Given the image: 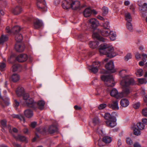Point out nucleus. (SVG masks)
<instances>
[{"label": "nucleus", "mask_w": 147, "mask_h": 147, "mask_svg": "<svg viewBox=\"0 0 147 147\" xmlns=\"http://www.w3.org/2000/svg\"><path fill=\"white\" fill-rule=\"evenodd\" d=\"M135 82L133 78H127V80H121L120 84L122 87V91L120 92L121 98L127 97L131 92L130 85H133Z\"/></svg>", "instance_id": "obj_1"}, {"label": "nucleus", "mask_w": 147, "mask_h": 147, "mask_svg": "<svg viewBox=\"0 0 147 147\" xmlns=\"http://www.w3.org/2000/svg\"><path fill=\"white\" fill-rule=\"evenodd\" d=\"M99 51L100 55H105L110 58L113 57L117 55L114 47L112 46H110L105 43L100 45Z\"/></svg>", "instance_id": "obj_2"}, {"label": "nucleus", "mask_w": 147, "mask_h": 147, "mask_svg": "<svg viewBox=\"0 0 147 147\" xmlns=\"http://www.w3.org/2000/svg\"><path fill=\"white\" fill-rule=\"evenodd\" d=\"M92 37L99 40L100 41L105 42L107 41L105 38L100 36L99 33L103 36H107L109 35L110 30L108 28H92Z\"/></svg>", "instance_id": "obj_3"}, {"label": "nucleus", "mask_w": 147, "mask_h": 147, "mask_svg": "<svg viewBox=\"0 0 147 147\" xmlns=\"http://www.w3.org/2000/svg\"><path fill=\"white\" fill-rule=\"evenodd\" d=\"M20 104L24 106L35 109L36 108V104L35 102L33 99L30 97L28 93H26L23 95V100L20 102Z\"/></svg>", "instance_id": "obj_4"}, {"label": "nucleus", "mask_w": 147, "mask_h": 147, "mask_svg": "<svg viewBox=\"0 0 147 147\" xmlns=\"http://www.w3.org/2000/svg\"><path fill=\"white\" fill-rule=\"evenodd\" d=\"M16 28H6V31L8 33L11 34L13 33L16 34L15 39L17 42H20L22 41L23 39V36L19 32L21 28H19L18 30H16Z\"/></svg>", "instance_id": "obj_5"}, {"label": "nucleus", "mask_w": 147, "mask_h": 147, "mask_svg": "<svg viewBox=\"0 0 147 147\" xmlns=\"http://www.w3.org/2000/svg\"><path fill=\"white\" fill-rule=\"evenodd\" d=\"M100 78L101 80L104 82L106 86L113 87L115 85L114 79L112 75H104L101 76Z\"/></svg>", "instance_id": "obj_6"}, {"label": "nucleus", "mask_w": 147, "mask_h": 147, "mask_svg": "<svg viewBox=\"0 0 147 147\" xmlns=\"http://www.w3.org/2000/svg\"><path fill=\"white\" fill-rule=\"evenodd\" d=\"M111 115L112 121H107V125L108 127H113L116 125V121L117 120L116 117L117 116V115L116 112H112Z\"/></svg>", "instance_id": "obj_7"}, {"label": "nucleus", "mask_w": 147, "mask_h": 147, "mask_svg": "<svg viewBox=\"0 0 147 147\" xmlns=\"http://www.w3.org/2000/svg\"><path fill=\"white\" fill-rule=\"evenodd\" d=\"M36 4L39 9L43 11H47V7L44 0H37Z\"/></svg>", "instance_id": "obj_8"}, {"label": "nucleus", "mask_w": 147, "mask_h": 147, "mask_svg": "<svg viewBox=\"0 0 147 147\" xmlns=\"http://www.w3.org/2000/svg\"><path fill=\"white\" fill-rule=\"evenodd\" d=\"M100 66V63L99 61H96L93 63L92 65L89 67V69L93 73H95L97 72Z\"/></svg>", "instance_id": "obj_9"}, {"label": "nucleus", "mask_w": 147, "mask_h": 147, "mask_svg": "<svg viewBox=\"0 0 147 147\" xmlns=\"http://www.w3.org/2000/svg\"><path fill=\"white\" fill-rule=\"evenodd\" d=\"M138 5L139 6V9L142 13L146 12L147 11V3L143 2L141 0L138 1Z\"/></svg>", "instance_id": "obj_10"}, {"label": "nucleus", "mask_w": 147, "mask_h": 147, "mask_svg": "<svg viewBox=\"0 0 147 147\" xmlns=\"http://www.w3.org/2000/svg\"><path fill=\"white\" fill-rule=\"evenodd\" d=\"M105 67L110 72L114 73L115 71L114 69V63L112 61H111L107 63L105 65Z\"/></svg>", "instance_id": "obj_11"}, {"label": "nucleus", "mask_w": 147, "mask_h": 147, "mask_svg": "<svg viewBox=\"0 0 147 147\" xmlns=\"http://www.w3.org/2000/svg\"><path fill=\"white\" fill-rule=\"evenodd\" d=\"M88 23L92 28H96L99 25L98 21L96 19L92 18L88 21Z\"/></svg>", "instance_id": "obj_12"}, {"label": "nucleus", "mask_w": 147, "mask_h": 147, "mask_svg": "<svg viewBox=\"0 0 147 147\" xmlns=\"http://www.w3.org/2000/svg\"><path fill=\"white\" fill-rule=\"evenodd\" d=\"M72 0H64L62 2V6L64 9H68L71 8Z\"/></svg>", "instance_id": "obj_13"}, {"label": "nucleus", "mask_w": 147, "mask_h": 147, "mask_svg": "<svg viewBox=\"0 0 147 147\" xmlns=\"http://www.w3.org/2000/svg\"><path fill=\"white\" fill-rule=\"evenodd\" d=\"M126 73L127 70L126 69H122L119 71V75L121 77L123 78V80H127V78H132L126 75Z\"/></svg>", "instance_id": "obj_14"}, {"label": "nucleus", "mask_w": 147, "mask_h": 147, "mask_svg": "<svg viewBox=\"0 0 147 147\" xmlns=\"http://www.w3.org/2000/svg\"><path fill=\"white\" fill-rule=\"evenodd\" d=\"M108 106L109 107L114 110H118L119 109L117 100L112 101L111 103L108 104Z\"/></svg>", "instance_id": "obj_15"}, {"label": "nucleus", "mask_w": 147, "mask_h": 147, "mask_svg": "<svg viewBox=\"0 0 147 147\" xmlns=\"http://www.w3.org/2000/svg\"><path fill=\"white\" fill-rule=\"evenodd\" d=\"M120 93H118L117 90L115 88H113L110 92V95L112 96L117 98H121Z\"/></svg>", "instance_id": "obj_16"}, {"label": "nucleus", "mask_w": 147, "mask_h": 147, "mask_svg": "<svg viewBox=\"0 0 147 147\" xmlns=\"http://www.w3.org/2000/svg\"><path fill=\"white\" fill-rule=\"evenodd\" d=\"M28 58V56L26 54H21L17 57L16 59L19 62H23L26 61Z\"/></svg>", "instance_id": "obj_17"}, {"label": "nucleus", "mask_w": 147, "mask_h": 147, "mask_svg": "<svg viewBox=\"0 0 147 147\" xmlns=\"http://www.w3.org/2000/svg\"><path fill=\"white\" fill-rule=\"evenodd\" d=\"M16 50L18 52H22L24 50L25 46L23 44H20L19 43L16 44L15 46Z\"/></svg>", "instance_id": "obj_18"}, {"label": "nucleus", "mask_w": 147, "mask_h": 147, "mask_svg": "<svg viewBox=\"0 0 147 147\" xmlns=\"http://www.w3.org/2000/svg\"><path fill=\"white\" fill-rule=\"evenodd\" d=\"M80 2L77 1H72V2L71 4V8L73 9L76 10L80 8Z\"/></svg>", "instance_id": "obj_19"}, {"label": "nucleus", "mask_w": 147, "mask_h": 147, "mask_svg": "<svg viewBox=\"0 0 147 147\" xmlns=\"http://www.w3.org/2000/svg\"><path fill=\"white\" fill-rule=\"evenodd\" d=\"M120 104L122 107H126L129 105V102L127 99L123 98L120 100Z\"/></svg>", "instance_id": "obj_20"}, {"label": "nucleus", "mask_w": 147, "mask_h": 147, "mask_svg": "<svg viewBox=\"0 0 147 147\" xmlns=\"http://www.w3.org/2000/svg\"><path fill=\"white\" fill-rule=\"evenodd\" d=\"M98 40L97 39V40L95 41H90L89 44V47L92 49L96 48L99 44V43Z\"/></svg>", "instance_id": "obj_21"}, {"label": "nucleus", "mask_w": 147, "mask_h": 147, "mask_svg": "<svg viewBox=\"0 0 147 147\" xmlns=\"http://www.w3.org/2000/svg\"><path fill=\"white\" fill-rule=\"evenodd\" d=\"M92 14V9L90 8H86L83 11L84 16L88 18L91 16Z\"/></svg>", "instance_id": "obj_22"}, {"label": "nucleus", "mask_w": 147, "mask_h": 147, "mask_svg": "<svg viewBox=\"0 0 147 147\" xmlns=\"http://www.w3.org/2000/svg\"><path fill=\"white\" fill-rule=\"evenodd\" d=\"M57 128L56 126L52 125L49 127L48 131L49 133L51 134L57 131Z\"/></svg>", "instance_id": "obj_23"}, {"label": "nucleus", "mask_w": 147, "mask_h": 147, "mask_svg": "<svg viewBox=\"0 0 147 147\" xmlns=\"http://www.w3.org/2000/svg\"><path fill=\"white\" fill-rule=\"evenodd\" d=\"M11 79L13 82H16L19 80L20 76L17 74H14L11 76Z\"/></svg>", "instance_id": "obj_24"}, {"label": "nucleus", "mask_w": 147, "mask_h": 147, "mask_svg": "<svg viewBox=\"0 0 147 147\" xmlns=\"http://www.w3.org/2000/svg\"><path fill=\"white\" fill-rule=\"evenodd\" d=\"M24 114L25 116L28 118L32 117L33 115V112L29 109H27L24 111Z\"/></svg>", "instance_id": "obj_25"}, {"label": "nucleus", "mask_w": 147, "mask_h": 147, "mask_svg": "<svg viewBox=\"0 0 147 147\" xmlns=\"http://www.w3.org/2000/svg\"><path fill=\"white\" fill-rule=\"evenodd\" d=\"M109 38L111 40H114L116 39L117 35L116 32L110 30L109 32Z\"/></svg>", "instance_id": "obj_26"}, {"label": "nucleus", "mask_w": 147, "mask_h": 147, "mask_svg": "<svg viewBox=\"0 0 147 147\" xmlns=\"http://www.w3.org/2000/svg\"><path fill=\"white\" fill-rule=\"evenodd\" d=\"M24 92V88L22 87L19 86L16 91V93L18 96H20L23 94Z\"/></svg>", "instance_id": "obj_27"}, {"label": "nucleus", "mask_w": 147, "mask_h": 147, "mask_svg": "<svg viewBox=\"0 0 147 147\" xmlns=\"http://www.w3.org/2000/svg\"><path fill=\"white\" fill-rule=\"evenodd\" d=\"M8 39V38L7 35L2 34L0 37V45H3Z\"/></svg>", "instance_id": "obj_28"}, {"label": "nucleus", "mask_w": 147, "mask_h": 147, "mask_svg": "<svg viewBox=\"0 0 147 147\" xmlns=\"http://www.w3.org/2000/svg\"><path fill=\"white\" fill-rule=\"evenodd\" d=\"M0 98L3 99L4 102L6 106H8L9 104V98L6 96L2 97L1 96V92L0 91Z\"/></svg>", "instance_id": "obj_29"}, {"label": "nucleus", "mask_w": 147, "mask_h": 147, "mask_svg": "<svg viewBox=\"0 0 147 147\" xmlns=\"http://www.w3.org/2000/svg\"><path fill=\"white\" fill-rule=\"evenodd\" d=\"M22 11V9L20 6H17L13 9V12L14 14L17 15L20 14Z\"/></svg>", "instance_id": "obj_30"}, {"label": "nucleus", "mask_w": 147, "mask_h": 147, "mask_svg": "<svg viewBox=\"0 0 147 147\" xmlns=\"http://www.w3.org/2000/svg\"><path fill=\"white\" fill-rule=\"evenodd\" d=\"M14 137L17 140L20 141H26V138L24 136H22L19 135L17 136H14Z\"/></svg>", "instance_id": "obj_31"}, {"label": "nucleus", "mask_w": 147, "mask_h": 147, "mask_svg": "<svg viewBox=\"0 0 147 147\" xmlns=\"http://www.w3.org/2000/svg\"><path fill=\"white\" fill-rule=\"evenodd\" d=\"M34 25L35 27H42L43 24L41 20L36 19L34 22Z\"/></svg>", "instance_id": "obj_32"}, {"label": "nucleus", "mask_w": 147, "mask_h": 147, "mask_svg": "<svg viewBox=\"0 0 147 147\" xmlns=\"http://www.w3.org/2000/svg\"><path fill=\"white\" fill-rule=\"evenodd\" d=\"M12 117L13 118H16L19 119L21 121H22L23 123L25 122V119L24 117L22 115L13 114L12 115Z\"/></svg>", "instance_id": "obj_33"}, {"label": "nucleus", "mask_w": 147, "mask_h": 147, "mask_svg": "<svg viewBox=\"0 0 147 147\" xmlns=\"http://www.w3.org/2000/svg\"><path fill=\"white\" fill-rule=\"evenodd\" d=\"M45 103V102L43 100L39 101L37 104V107L39 109L42 110L44 108Z\"/></svg>", "instance_id": "obj_34"}, {"label": "nucleus", "mask_w": 147, "mask_h": 147, "mask_svg": "<svg viewBox=\"0 0 147 147\" xmlns=\"http://www.w3.org/2000/svg\"><path fill=\"white\" fill-rule=\"evenodd\" d=\"M104 118L106 120V124H107V121H112V119H111V115L109 113H106L105 114Z\"/></svg>", "instance_id": "obj_35"}, {"label": "nucleus", "mask_w": 147, "mask_h": 147, "mask_svg": "<svg viewBox=\"0 0 147 147\" xmlns=\"http://www.w3.org/2000/svg\"><path fill=\"white\" fill-rule=\"evenodd\" d=\"M103 141L106 143H109L111 141V138L108 136H104L102 138Z\"/></svg>", "instance_id": "obj_36"}, {"label": "nucleus", "mask_w": 147, "mask_h": 147, "mask_svg": "<svg viewBox=\"0 0 147 147\" xmlns=\"http://www.w3.org/2000/svg\"><path fill=\"white\" fill-rule=\"evenodd\" d=\"M21 68V66L18 64L13 65L12 67V71L13 72L17 71L19 69Z\"/></svg>", "instance_id": "obj_37"}, {"label": "nucleus", "mask_w": 147, "mask_h": 147, "mask_svg": "<svg viewBox=\"0 0 147 147\" xmlns=\"http://www.w3.org/2000/svg\"><path fill=\"white\" fill-rule=\"evenodd\" d=\"M1 123L3 127H5V128H8L9 129V130L10 132V130H11L10 126V125H8V126H7L6 125V121L5 120H2L1 122Z\"/></svg>", "instance_id": "obj_38"}, {"label": "nucleus", "mask_w": 147, "mask_h": 147, "mask_svg": "<svg viewBox=\"0 0 147 147\" xmlns=\"http://www.w3.org/2000/svg\"><path fill=\"white\" fill-rule=\"evenodd\" d=\"M102 15L103 16H105L108 13V8L105 6H104L102 7Z\"/></svg>", "instance_id": "obj_39"}, {"label": "nucleus", "mask_w": 147, "mask_h": 147, "mask_svg": "<svg viewBox=\"0 0 147 147\" xmlns=\"http://www.w3.org/2000/svg\"><path fill=\"white\" fill-rule=\"evenodd\" d=\"M125 17L126 20L127 22L131 21V17L129 13L127 12L125 14Z\"/></svg>", "instance_id": "obj_40"}, {"label": "nucleus", "mask_w": 147, "mask_h": 147, "mask_svg": "<svg viewBox=\"0 0 147 147\" xmlns=\"http://www.w3.org/2000/svg\"><path fill=\"white\" fill-rule=\"evenodd\" d=\"M136 75L137 77H141L142 76L144 72L143 70L142 69H138L137 72L136 73Z\"/></svg>", "instance_id": "obj_41"}, {"label": "nucleus", "mask_w": 147, "mask_h": 147, "mask_svg": "<svg viewBox=\"0 0 147 147\" xmlns=\"http://www.w3.org/2000/svg\"><path fill=\"white\" fill-rule=\"evenodd\" d=\"M36 130L38 133H40L42 135H44L46 131V130L45 128H39L38 129H37Z\"/></svg>", "instance_id": "obj_42"}, {"label": "nucleus", "mask_w": 147, "mask_h": 147, "mask_svg": "<svg viewBox=\"0 0 147 147\" xmlns=\"http://www.w3.org/2000/svg\"><path fill=\"white\" fill-rule=\"evenodd\" d=\"M137 126L138 128L140 130H142L144 128L145 126L143 123L141 122L138 123Z\"/></svg>", "instance_id": "obj_43"}, {"label": "nucleus", "mask_w": 147, "mask_h": 147, "mask_svg": "<svg viewBox=\"0 0 147 147\" xmlns=\"http://www.w3.org/2000/svg\"><path fill=\"white\" fill-rule=\"evenodd\" d=\"M99 122V119L98 117H96L93 119L92 123L94 125H95L98 124Z\"/></svg>", "instance_id": "obj_44"}, {"label": "nucleus", "mask_w": 147, "mask_h": 147, "mask_svg": "<svg viewBox=\"0 0 147 147\" xmlns=\"http://www.w3.org/2000/svg\"><path fill=\"white\" fill-rule=\"evenodd\" d=\"M138 82L141 84H146L147 81L145 78H139L138 79Z\"/></svg>", "instance_id": "obj_45"}, {"label": "nucleus", "mask_w": 147, "mask_h": 147, "mask_svg": "<svg viewBox=\"0 0 147 147\" xmlns=\"http://www.w3.org/2000/svg\"><path fill=\"white\" fill-rule=\"evenodd\" d=\"M132 57V55L130 53H128L124 57L125 60L128 61L129 59H131Z\"/></svg>", "instance_id": "obj_46"}, {"label": "nucleus", "mask_w": 147, "mask_h": 147, "mask_svg": "<svg viewBox=\"0 0 147 147\" xmlns=\"http://www.w3.org/2000/svg\"><path fill=\"white\" fill-rule=\"evenodd\" d=\"M96 131L98 134L101 135V136H103L104 135L103 131L102 130L101 128H99L96 130Z\"/></svg>", "instance_id": "obj_47"}, {"label": "nucleus", "mask_w": 147, "mask_h": 147, "mask_svg": "<svg viewBox=\"0 0 147 147\" xmlns=\"http://www.w3.org/2000/svg\"><path fill=\"white\" fill-rule=\"evenodd\" d=\"M134 134L138 136L140 134V130L137 129L136 128H135L134 129Z\"/></svg>", "instance_id": "obj_48"}, {"label": "nucleus", "mask_w": 147, "mask_h": 147, "mask_svg": "<svg viewBox=\"0 0 147 147\" xmlns=\"http://www.w3.org/2000/svg\"><path fill=\"white\" fill-rule=\"evenodd\" d=\"M6 67L5 64L4 63H1L0 67V69L2 71H3L4 70V69Z\"/></svg>", "instance_id": "obj_49"}, {"label": "nucleus", "mask_w": 147, "mask_h": 147, "mask_svg": "<svg viewBox=\"0 0 147 147\" xmlns=\"http://www.w3.org/2000/svg\"><path fill=\"white\" fill-rule=\"evenodd\" d=\"M127 143L131 145L133 143V141L130 138L127 137L126 138Z\"/></svg>", "instance_id": "obj_50"}, {"label": "nucleus", "mask_w": 147, "mask_h": 147, "mask_svg": "<svg viewBox=\"0 0 147 147\" xmlns=\"http://www.w3.org/2000/svg\"><path fill=\"white\" fill-rule=\"evenodd\" d=\"M107 107V105L105 104H102L99 105L98 107L99 109H102Z\"/></svg>", "instance_id": "obj_51"}, {"label": "nucleus", "mask_w": 147, "mask_h": 147, "mask_svg": "<svg viewBox=\"0 0 147 147\" xmlns=\"http://www.w3.org/2000/svg\"><path fill=\"white\" fill-rule=\"evenodd\" d=\"M142 114L144 116L147 117V108H144L142 110Z\"/></svg>", "instance_id": "obj_52"}, {"label": "nucleus", "mask_w": 147, "mask_h": 147, "mask_svg": "<svg viewBox=\"0 0 147 147\" xmlns=\"http://www.w3.org/2000/svg\"><path fill=\"white\" fill-rule=\"evenodd\" d=\"M140 105V103L138 102L134 103L133 105V106L134 108L135 109H137L139 108Z\"/></svg>", "instance_id": "obj_53"}, {"label": "nucleus", "mask_w": 147, "mask_h": 147, "mask_svg": "<svg viewBox=\"0 0 147 147\" xmlns=\"http://www.w3.org/2000/svg\"><path fill=\"white\" fill-rule=\"evenodd\" d=\"M104 28H107L110 27V24L109 22H106L103 24Z\"/></svg>", "instance_id": "obj_54"}, {"label": "nucleus", "mask_w": 147, "mask_h": 147, "mask_svg": "<svg viewBox=\"0 0 147 147\" xmlns=\"http://www.w3.org/2000/svg\"><path fill=\"white\" fill-rule=\"evenodd\" d=\"M146 54L144 53H143L142 54V56L143 57L142 58V60L144 62H145L146 61Z\"/></svg>", "instance_id": "obj_55"}, {"label": "nucleus", "mask_w": 147, "mask_h": 147, "mask_svg": "<svg viewBox=\"0 0 147 147\" xmlns=\"http://www.w3.org/2000/svg\"><path fill=\"white\" fill-rule=\"evenodd\" d=\"M135 57L137 59L139 60V59L141 58L140 54L138 52L136 53H135Z\"/></svg>", "instance_id": "obj_56"}, {"label": "nucleus", "mask_w": 147, "mask_h": 147, "mask_svg": "<svg viewBox=\"0 0 147 147\" xmlns=\"http://www.w3.org/2000/svg\"><path fill=\"white\" fill-rule=\"evenodd\" d=\"M131 21L127 22V23L126 24V26L127 28H131L132 27V25Z\"/></svg>", "instance_id": "obj_57"}, {"label": "nucleus", "mask_w": 147, "mask_h": 147, "mask_svg": "<svg viewBox=\"0 0 147 147\" xmlns=\"http://www.w3.org/2000/svg\"><path fill=\"white\" fill-rule=\"evenodd\" d=\"M78 38H80L81 39V40L82 41H83V39H85V37L84 35L82 34L80 35L79 36Z\"/></svg>", "instance_id": "obj_58"}, {"label": "nucleus", "mask_w": 147, "mask_h": 147, "mask_svg": "<svg viewBox=\"0 0 147 147\" xmlns=\"http://www.w3.org/2000/svg\"><path fill=\"white\" fill-rule=\"evenodd\" d=\"M14 105L16 107V109H17V107H18L19 105V103L16 100H14Z\"/></svg>", "instance_id": "obj_59"}, {"label": "nucleus", "mask_w": 147, "mask_h": 147, "mask_svg": "<svg viewBox=\"0 0 147 147\" xmlns=\"http://www.w3.org/2000/svg\"><path fill=\"white\" fill-rule=\"evenodd\" d=\"M14 57V55H11L9 58H8L7 60L8 62L9 63H11V61L10 60L11 59H12Z\"/></svg>", "instance_id": "obj_60"}, {"label": "nucleus", "mask_w": 147, "mask_h": 147, "mask_svg": "<svg viewBox=\"0 0 147 147\" xmlns=\"http://www.w3.org/2000/svg\"><path fill=\"white\" fill-rule=\"evenodd\" d=\"M13 144L14 147H21L20 145L15 142H13Z\"/></svg>", "instance_id": "obj_61"}, {"label": "nucleus", "mask_w": 147, "mask_h": 147, "mask_svg": "<svg viewBox=\"0 0 147 147\" xmlns=\"http://www.w3.org/2000/svg\"><path fill=\"white\" fill-rule=\"evenodd\" d=\"M134 147H141L140 144L138 142L135 143L134 145Z\"/></svg>", "instance_id": "obj_62"}, {"label": "nucleus", "mask_w": 147, "mask_h": 147, "mask_svg": "<svg viewBox=\"0 0 147 147\" xmlns=\"http://www.w3.org/2000/svg\"><path fill=\"white\" fill-rule=\"evenodd\" d=\"M142 121L143 123L147 125V119L146 118L143 119Z\"/></svg>", "instance_id": "obj_63"}, {"label": "nucleus", "mask_w": 147, "mask_h": 147, "mask_svg": "<svg viewBox=\"0 0 147 147\" xmlns=\"http://www.w3.org/2000/svg\"><path fill=\"white\" fill-rule=\"evenodd\" d=\"M61 0H55L54 3L56 5L59 4Z\"/></svg>", "instance_id": "obj_64"}]
</instances>
